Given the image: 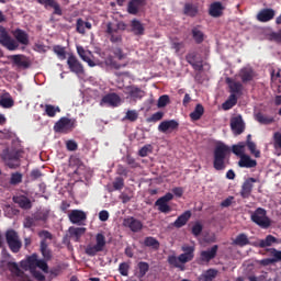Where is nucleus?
Instances as JSON below:
<instances>
[{
  "label": "nucleus",
  "instance_id": "nucleus-18",
  "mask_svg": "<svg viewBox=\"0 0 281 281\" xmlns=\"http://www.w3.org/2000/svg\"><path fill=\"white\" fill-rule=\"evenodd\" d=\"M177 130H179V122L175 119H170L169 121H162L158 125L159 133H172Z\"/></svg>",
  "mask_w": 281,
  "mask_h": 281
},
{
  "label": "nucleus",
  "instance_id": "nucleus-2",
  "mask_svg": "<svg viewBox=\"0 0 281 281\" xmlns=\"http://www.w3.org/2000/svg\"><path fill=\"white\" fill-rule=\"evenodd\" d=\"M181 250L183 252H181V255L179 256H176V255L168 256L167 261L173 268H178L180 271H186V262H190L194 260L195 248L194 246L183 245L181 246Z\"/></svg>",
  "mask_w": 281,
  "mask_h": 281
},
{
  "label": "nucleus",
  "instance_id": "nucleus-14",
  "mask_svg": "<svg viewBox=\"0 0 281 281\" xmlns=\"http://www.w3.org/2000/svg\"><path fill=\"white\" fill-rule=\"evenodd\" d=\"M11 60L14 66L19 67L20 69H30L32 66V61L26 55L23 54H16L11 55Z\"/></svg>",
  "mask_w": 281,
  "mask_h": 281
},
{
  "label": "nucleus",
  "instance_id": "nucleus-40",
  "mask_svg": "<svg viewBox=\"0 0 281 281\" xmlns=\"http://www.w3.org/2000/svg\"><path fill=\"white\" fill-rule=\"evenodd\" d=\"M144 245L145 247L151 248V250H159L160 248V241H158L157 238H155L154 236H146L144 239Z\"/></svg>",
  "mask_w": 281,
  "mask_h": 281
},
{
  "label": "nucleus",
  "instance_id": "nucleus-39",
  "mask_svg": "<svg viewBox=\"0 0 281 281\" xmlns=\"http://www.w3.org/2000/svg\"><path fill=\"white\" fill-rule=\"evenodd\" d=\"M191 34H192V38L196 44H202L203 41L205 40V34L201 30V26L192 27Z\"/></svg>",
  "mask_w": 281,
  "mask_h": 281
},
{
  "label": "nucleus",
  "instance_id": "nucleus-23",
  "mask_svg": "<svg viewBox=\"0 0 281 281\" xmlns=\"http://www.w3.org/2000/svg\"><path fill=\"white\" fill-rule=\"evenodd\" d=\"M37 2L41 5H44L45 9H48V7H50V9H54L55 15H63V10H61V7L58 3V1H56V0H37Z\"/></svg>",
  "mask_w": 281,
  "mask_h": 281
},
{
  "label": "nucleus",
  "instance_id": "nucleus-17",
  "mask_svg": "<svg viewBox=\"0 0 281 281\" xmlns=\"http://www.w3.org/2000/svg\"><path fill=\"white\" fill-rule=\"evenodd\" d=\"M231 130L235 135L245 133L246 125L243 116H235L231 119Z\"/></svg>",
  "mask_w": 281,
  "mask_h": 281
},
{
  "label": "nucleus",
  "instance_id": "nucleus-19",
  "mask_svg": "<svg viewBox=\"0 0 281 281\" xmlns=\"http://www.w3.org/2000/svg\"><path fill=\"white\" fill-rule=\"evenodd\" d=\"M257 182H258V179L256 178L246 179V181H244V183L241 184L240 196L243 199H249L254 190V183H257Z\"/></svg>",
  "mask_w": 281,
  "mask_h": 281
},
{
  "label": "nucleus",
  "instance_id": "nucleus-21",
  "mask_svg": "<svg viewBox=\"0 0 281 281\" xmlns=\"http://www.w3.org/2000/svg\"><path fill=\"white\" fill-rule=\"evenodd\" d=\"M147 4L146 0H130L127 4V12L130 15H138L140 9Z\"/></svg>",
  "mask_w": 281,
  "mask_h": 281
},
{
  "label": "nucleus",
  "instance_id": "nucleus-1",
  "mask_svg": "<svg viewBox=\"0 0 281 281\" xmlns=\"http://www.w3.org/2000/svg\"><path fill=\"white\" fill-rule=\"evenodd\" d=\"M13 36H10V34L7 31V27L0 26V44L1 46L5 47L8 50H16L20 47V44H23L24 46H27L30 44V35L26 33V31L18 29L13 31Z\"/></svg>",
  "mask_w": 281,
  "mask_h": 281
},
{
  "label": "nucleus",
  "instance_id": "nucleus-41",
  "mask_svg": "<svg viewBox=\"0 0 281 281\" xmlns=\"http://www.w3.org/2000/svg\"><path fill=\"white\" fill-rule=\"evenodd\" d=\"M7 268L11 271V274L16 276L18 278H23L24 272L19 267L18 262L9 261L7 262Z\"/></svg>",
  "mask_w": 281,
  "mask_h": 281
},
{
  "label": "nucleus",
  "instance_id": "nucleus-37",
  "mask_svg": "<svg viewBox=\"0 0 281 281\" xmlns=\"http://www.w3.org/2000/svg\"><path fill=\"white\" fill-rule=\"evenodd\" d=\"M77 54L79 57L83 60V63H87L90 67H95V61L92 60L91 57H89L86 48L83 46H77Z\"/></svg>",
  "mask_w": 281,
  "mask_h": 281
},
{
  "label": "nucleus",
  "instance_id": "nucleus-9",
  "mask_svg": "<svg viewBox=\"0 0 281 281\" xmlns=\"http://www.w3.org/2000/svg\"><path fill=\"white\" fill-rule=\"evenodd\" d=\"M76 127V121L69 117H60L54 125L55 133L68 134Z\"/></svg>",
  "mask_w": 281,
  "mask_h": 281
},
{
  "label": "nucleus",
  "instance_id": "nucleus-32",
  "mask_svg": "<svg viewBox=\"0 0 281 281\" xmlns=\"http://www.w3.org/2000/svg\"><path fill=\"white\" fill-rule=\"evenodd\" d=\"M233 245H236L237 247H247V245H251V241L249 239V236L247 233H239L235 239H233Z\"/></svg>",
  "mask_w": 281,
  "mask_h": 281
},
{
  "label": "nucleus",
  "instance_id": "nucleus-43",
  "mask_svg": "<svg viewBox=\"0 0 281 281\" xmlns=\"http://www.w3.org/2000/svg\"><path fill=\"white\" fill-rule=\"evenodd\" d=\"M132 32L136 34V36H143L145 34V26L140 23L139 20H132Z\"/></svg>",
  "mask_w": 281,
  "mask_h": 281
},
{
  "label": "nucleus",
  "instance_id": "nucleus-45",
  "mask_svg": "<svg viewBox=\"0 0 281 281\" xmlns=\"http://www.w3.org/2000/svg\"><path fill=\"white\" fill-rule=\"evenodd\" d=\"M237 104L236 94H231L229 98L222 104V109L224 111L232 110Z\"/></svg>",
  "mask_w": 281,
  "mask_h": 281
},
{
  "label": "nucleus",
  "instance_id": "nucleus-31",
  "mask_svg": "<svg viewBox=\"0 0 281 281\" xmlns=\"http://www.w3.org/2000/svg\"><path fill=\"white\" fill-rule=\"evenodd\" d=\"M40 250L45 262L50 261L53 258L52 249L48 248L46 239H41Z\"/></svg>",
  "mask_w": 281,
  "mask_h": 281
},
{
  "label": "nucleus",
  "instance_id": "nucleus-60",
  "mask_svg": "<svg viewBox=\"0 0 281 281\" xmlns=\"http://www.w3.org/2000/svg\"><path fill=\"white\" fill-rule=\"evenodd\" d=\"M269 252L272 256V262L281 261V251L279 249L270 248Z\"/></svg>",
  "mask_w": 281,
  "mask_h": 281
},
{
  "label": "nucleus",
  "instance_id": "nucleus-49",
  "mask_svg": "<svg viewBox=\"0 0 281 281\" xmlns=\"http://www.w3.org/2000/svg\"><path fill=\"white\" fill-rule=\"evenodd\" d=\"M112 53L117 60H124L127 57V54L124 53L123 48L120 46L112 47Z\"/></svg>",
  "mask_w": 281,
  "mask_h": 281
},
{
  "label": "nucleus",
  "instance_id": "nucleus-61",
  "mask_svg": "<svg viewBox=\"0 0 281 281\" xmlns=\"http://www.w3.org/2000/svg\"><path fill=\"white\" fill-rule=\"evenodd\" d=\"M203 232V225L200 224V222H195V224L192 226V235L194 237H199Z\"/></svg>",
  "mask_w": 281,
  "mask_h": 281
},
{
  "label": "nucleus",
  "instance_id": "nucleus-3",
  "mask_svg": "<svg viewBox=\"0 0 281 281\" xmlns=\"http://www.w3.org/2000/svg\"><path fill=\"white\" fill-rule=\"evenodd\" d=\"M231 147L221 143L217 144L213 151V168L217 171H224L229 165Z\"/></svg>",
  "mask_w": 281,
  "mask_h": 281
},
{
  "label": "nucleus",
  "instance_id": "nucleus-16",
  "mask_svg": "<svg viewBox=\"0 0 281 281\" xmlns=\"http://www.w3.org/2000/svg\"><path fill=\"white\" fill-rule=\"evenodd\" d=\"M20 266L22 269H24V271H31L32 274H34L35 269L37 268V255L33 254L31 256H27L26 259H23L20 262Z\"/></svg>",
  "mask_w": 281,
  "mask_h": 281
},
{
  "label": "nucleus",
  "instance_id": "nucleus-55",
  "mask_svg": "<svg viewBox=\"0 0 281 281\" xmlns=\"http://www.w3.org/2000/svg\"><path fill=\"white\" fill-rule=\"evenodd\" d=\"M248 150L250 151L251 155H254V157L256 158L261 157V153L260 150L257 149V145L254 140L248 142Z\"/></svg>",
  "mask_w": 281,
  "mask_h": 281
},
{
  "label": "nucleus",
  "instance_id": "nucleus-52",
  "mask_svg": "<svg viewBox=\"0 0 281 281\" xmlns=\"http://www.w3.org/2000/svg\"><path fill=\"white\" fill-rule=\"evenodd\" d=\"M164 116L165 113L162 111H158L151 114L150 117H147L146 121L147 123H158V121H161Z\"/></svg>",
  "mask_w": 281,
  "mask_h": 281
},
{
  "label": "nucleus",
  "instance_id": "nucleus-7",
  "mask_svg": "<svg viewBox=\"0 0 281 281\" xmlns=\"http://www.w3.org/2000/svg\"><path fill=\"white\" fill-rule=\"evenodd\" d=\"M250 221L261 228H269L271 226V220L267 216V211L263 207L256 209L250 214Z\"/></svg>",
  "mask_w": 281,
  "mask_h": 281
},
{
  "label": "nucleus",
  "instance_id": "nucleus-64",
  "mask_svg": "<svg viewBox=\"0 0 281 281\" xmlns=\"http://www.w3.org/2000/svg\"><path fill=\"white\" fill-rule=\"evenodd\" d=\"M273 146L276 148H281V132H276L273 134Z\"/></svg>",
  "mask_w": 281,
  "mask_h": 281
},
{
  "label": "nucleus",
  "instance_id": "nucleus-36",
  "mask_svg": "<svg viewBox=\"0 0 281 281\" xmlns=\"http://www.w3.org/2000/svg\"><path fill=\"white\" fill-rule=\"evenodd\" d=\"M92 23L90 21H83L82 18H78L76 24V31L79 34H87L86 30H92Z\"/></svg>",
  "mask_w": 281,
  "mask_h": 281
},
{
  "label": "nucleus",
  "instance_id": "nucleus-58",
  "mask_svg": "<svg viewBox=\"0 0 281 281\" xmlns=\"http://www.w3.org/2000/svg\"><path fill=\"white\" fill-rule=\"evenodd\" d=\"M138 269H139L140 277L144 278L147 274V272L149 271L148 262H146V261L138 262Z\"/></svg>",
  "mask_w": 281,
  "mask_h": 281
},
{
  "label": "nucleus",
  "instance_id": "nucleus-47",
  "mask_svg": "<svg viewBox=\"0 0 281 281\" xmlns=\"http://www.w3.org/2000/svg\"><path fill=\"white\" fill-rule=\"evenodd\" d=\"M36 213L27 215L23 221V227L25 228L36 227Z\"/></svg>",
  "mask_w": 281,
  "mask_h": 281
},
{
  "label": "nucleus",
  "instance_id": "nucleus-30",
  "mask_svg": "<svg viewBox=\"0 0 281 281\" xmlns=\"http://www.w3.org/2000/svg\"><path fill=\"white\" fill-rule=\"evenodd\" d=\"M257 165H258V161L254 160L249 155H245V151L238 161V166L241 168H256Z\"/></svg>",
  "mask_w": 281,
  "mask_h": 281
},
{
  "label": "nucleus",
  "instance_id": "nucleus-35",
  "mask_svg": "<svg viewBox=\"0 0 281 281\" xmlns=\"http://www.w3.org/2000/svg\"><path fill=\"white\" fill-rule=\"evenodd\" d=\"M105 66L110 67L111 69L120 70L128 66V61H125V64H120V61L115 60L113 55H109L105 58Z\"/></svg>",
  "mask_w": 281,
  "mask_h": 281
},
{
  "label": "nucleus",
  "instance_id": "nucleus-4",
  "mask_svg": "<svg viewBox=\"0 0 281 281\" xmlns=\"http://www.w3.org/2000/svg\"><path fill=\"white\" fill-rule=\"evenodd\" d=\"M127 24L124 21H117V23H112L109 21L106 23L105 33L112 44H122L123 43V33L126 31Z\"/></svg>",
  "mask_w": 281,
  "mask_h": 281
},
{
  "label": "nucleus",
  "instance_id": "nucleus-53",
  "mask_svg": "<svg viewBox=\"0 0 281 281\" xmlns=\"http://www.w3.org/2000/svg\"><path fill=\"white\" fill-rule=\"evenodd\" d=\"M138 112L136 110H128L124 116V120H128L131 123H135L138 120Z\"/></svg>",
  "mask_w": 281,
  "mask_h": 281
},
{
  "label": "nucleus",
  "instance_id": "nucleus-51",
  "mask_svg": "<svg viewBox=\"0 0 281 281\" xmlns=\"http://www.w3.org/2000/svg\"><path fill=\"white\" fill-rule=\"evenodd\" d=\"M53 50L55 54H57L58 59L65 60L67 53H66V47L64 46H54Z\"/></svg>",
  "mask_w": 281,
  "mask_h": 281
},
{
  "label": "nucleus",
  "instance_id": "nucleus-56",
  "mask_svg": "<svg viewBox=\"0 0 281 281\" xmlns=\"http://www.w3.org/2000/svg\"><path fill=\"white\" fill-rule=\"evenodd\" d=\"M22 181H23V175L22 173L15 172V173L11 175L10 184L16 186V184L22 183Z\"/></svg>",
  "mask_w": 281,
  "mask_h": 281
},
{
  "label": "nucleus",
  "instance_id": "nucleus-33",
  "mask_svg": "<svg viewBox=\"0 0 281 281\" xmlns=\"http://www.w3.org/2000/svg\"><path fill=\"white\" fill-rule=\"evenodd\" d=\"M254 117L259 124H262L265 126H268L269 124L276 122V119L273 116H268V114H263V112H256Z\"/></svg>",
  "mask_w": 281,
  "mask_h": 281
},
{
  "label": "nucleus",
  "instance_id": "nucleus-42",
  "mask_svg": "<svg viewBox=\"0 0 281 281\" xmlns=\"http://www.w3.org/2000/svg\"><path fill=\"white\" fill-rule=\"evenodd\" d=\"M240 78L243 83L251 82L255 78V72L251 68H243L240 71Z\"/></svg>",
  "mask_w": 281,
  "mask_h": 281
},
{
  "label": "nucleus",
  "instance_id": "nucleus-25",
  "mask_svg": "<svg viewBox=\"0 0 281 281\" xmlns=\"http://www.w3.org/2000/svg\"><path fill=\"white\" fill-rule=\"evenodd\" d=\"M226 83L229 88L231 94L236 95V94H241L243 93L244 86H243V83H240V81H235V80H233V78L227 77L226 78Z\"/></svg>",
  "mask_w": 281,
  "mask_h": 281
},
{
  "label": "nucleus",
  "instance_id": "nucleus-50",
  "mask_svg": "<svg viewBox=\"0 0 281 281\" xmlns=\"http://www.w3.org/2000/svg\"><path fill=\"white\" fill-rule=\"evenodd\" d=\"M217 276L216 269H209L205 274L200 278V281H214Z\"/></svg>",
  "mask_w": 281,
  "mask_h": 281
},
{
  "label": "nucleus",
  "instance_id": "nucleus-27",
  "mask_svg": "<svg viewBox=\"0 0 281 281\" xmlns=\"http://www.w3.org/2000/svg\"><path fill=\"white\" fill-rule=\"evenodd\" d=\"M273 244H278V238L273 235H267L265 239H260L259 241L251 243L254 247H259V248H267V247H272Z\"/></svg>",
  "mask_w": 281,
  "mask_h": 281
},
{
  "label": "nucleus",
  "instance_id": "nucleus-63",
  "mask_svg": "<svg viewBox=\"0 0 281 281\" xmlns=\"http://www.w3.org/2000/svg\"><path fill=\"white\" fill-rule=\"evenodd\" d=\"M0 106L12 108V106H14V100L12 98H1Z\"/></svg>",
  "mask_w": 281,
  "mask_h": 281
},
{
  "label": "nucleus",
  "instance_id": "nucleus-20",
  "mask_svg": "<svg viewBox=\"0 0 281 281\" xmlns=\"http://www.w3.org/2000/svg\"><path fill=\"white\" fill-rule=\"evenodd\" d=\"M13 203L18 204L19 207L23 209L24 211H30L33 207L32 201L27 195H13Z\"/></svg>",
  "mask_w": 281,
  "mask_h": 281
},
{
  "label": "nucleus",
  "instance_id": "nucleus-6",
  "mask_svg": "<svg viewBox=\"0 0 281 281\" xmlns=\"http://www.w3.org/2000/svg\"><path fill=\"white\" fill-rule=\"evenodd\" d=\"M95 244L94 245H87L86 246V255L88 256H97L101 251H103L104 247H106V236L103 233H97L94 237Z\"/></svg>",
  "mask_w": 281,
  "mask_h": 281
},
{
  "label": "nucleus",
  "instance_id": "nucleus-22",
  "mask_svg": "<svg viewBox=\"0 0 281 281\" xmlns=\"http://www.w3.org/2000/svg\"><path fill=\"white\" fill-rule=\"evenodd\" d=\"M68 232L72 240L80 241V238L86 234L87 228L85 226H69Z\"/></svg>",
  "mask_w": 281,
  "mask_h": 281
},
{
  "label": "nucleus",
  "instance_id": "nucleus-46",
  "mask_svg": "<svg viewBox=\"0 0 281 281\" xmlns=\"http://www.w3.org/2000/svg\"><path fill=\"white\" fill-rule=\"evenodd\" d=\"M59 105H53V104H45V113L49 117H55L56 113H60Z\"/></svg>",
  "mask_w": 281,
  "mask_h": 281
},
{
  "label": "nucleus",
  "instance_id": "nucleus-38",
  "mask_svg": "<svg viewBox=\"0 0 281 281\" xmlns=\"http://www.w3.org/2000/svg\"><path fill=\"white\" fill-rule=\"evenodd\" d=\"M205 113V108L203 104L198 103L194 108V111L190 112V120L191 121H199Z\"/></svg>",
  "mask_w": 281,
  "mask_h": 281
},
{
  "label": "nucleus",
  "instance_id": "nucleus-24",
  "mask_svg": "<svg viewBox=\"0 0 281 281\" xmlns=\"http://www.w3.org/2000/svg\"><path fill=\"white\" fill-rule=\"evenodd\" d=\"M120 103H121V98L116 93L105 94L100 102L101 105L108 104L109 106H119Z\"/></svg>",
  "mask_w": 281,
  "mask_h": 281
},
{
  "label": "nucleus",
  "instance_id": "nucleus-11",
  "mask_svg": "<svg viewBox=\"0 0 281 281\" xmlns=\"http://www.w3.org/2000/svg\"><path fill=\"white\" fill-rule=\"evenodd\" d=\"M124 93L127 94V99L131 101H138L142 100V98L145 97V90L137 87L136 85H130L128 87H125Z\"/></svg>",
  "mask_w": 281,
  "mask_h": 281
},
{
  "label": "nucleus",
  "instance_id": "nucleus-48",
  "mask_svg": "<svg viewBox=\"0 0 281 281\" xmlns=\"http://www.w3.org/2000/svg\"><path fill=\"white\" fill-rule=\"evenodd\" d=\"M246 144L245 142H239L237 145H233L232 151L233 154L237 155V157L243 158V155L245 153Z\"/></svg>",
  "mask_w": 281,
  "mask_h": 281
},
{
  "label": "nucleus",
  "instance_id": "nucleus-57",
  "mask_svg": "<svg viewBox=\"0 0 281 281\" xmlns=\"http://www.w3.org/2000/svg\"><path fill=\"white\" fill-rule=\"evenodd\" d=\"M36 268L41 269L45 273L49 272V266L47 265V261L44 260V258L36 259Z\"/></svg>",
  "mask_w": 281,
  "mask_h": 281
},
{
  "label": "nucleus",
  "instance_id": "nucleus-10",
  "mask_svg": "<svg viewBox=\"0 0 281 281\" xmlns=\"http://www.w3.org/2000/svg\"><path fill=\"white\" fill-rule=\"evenodd\" d=\"M175 195L172 192H167L165 195L161 198H158L157 201L155 202V205L157 206L158 211L162 212L164 214H168V212L172 211V207L168 203L172 201Z\"/></svg>",
  "mask_w": 281,
  "mask_h": 281
},
{
  "label": "nucleus",
  "instance_id": "nucleus-12",
  "mask_svg": "<svg viewBox=\"0 0 281 281\" xmlns=\"http://www.w3.org/2000/svg\"><path fill=\"white\" fill-rule=\"evenodd\" d=\"M123 227L130 228L131 232L134 234H138L143 231L144 224L142 220L135 218V217H126L123 220Z\"/></svg>",
  "mask_w": 281,
  "mask_h": 281
},
{
  "label": "nucleus",
  "instance_id": "nucleus-15",
  "mask_svg": "<svg viewBox=\"0 0 281 281\" xmlns=\"http://www.w3.org/2000/svg\"><path fill=\"white\" fill-rule=\"evenodd\" d=\"M68 218L71 222V224L83 225L85 222H87V214L86 212L80 211L79 209H75L68 214Z\"/></svg>",
  "mask_w": 281,
  "mask_h": 281
},
{
  "label": "nucleus",
  "instance_id": "nucleus-29",
  "mask_svg": "<svg viewBox=\"0 0 281 281\" xmlns=\"http://www.w3.org/2000/svg\"><path fill=\"white\" fill-rule=\"evenodd\" d=\"M192 217V212L191 211H186L177 220L173 222V227L181 228L184 227V225L188 224L190 218Z\"/></svg>",
  "mask_w": 281,
  "mask_h": 281
},
{
  "label": "nucleus",
  "instance_id": "nucleus-59",
  "mask_svg": "<svg viewBox=\"0 0 281 281\" xmlns=\"http://www.w3.org/2000/svg\"><path fill=\"white\" fill-rule=\"evenodd\" d=\"M170 103V97L168 94H162L161 97L158 98V108H165L167 104Z\"/></svg>",
  "mask_w": 281,
  "mask_h": 281
},
{
  "label": "nucleus",
  "instance_id": "nucleus-62",
  "mask_svg": "<svg viewBox=\"0 0 281 281\" xmlns=\"http://www.w3.org/2000/svg\"><path fill=\"white\" fill-rule=\"evenodd\" d=\"M153 151V145H144V147L138 150V155L140 157H147V155L151 154Z\"/></svg>",
  "mask_w": 281,
  "mask_h": 281
},
{
  "label": "nucleus",
  "instance_id": "nucleus-54",
  "mask_svg": "<svg viewBox=\"0 0 281 281\" xmlns=\"http://www.w3.org/2000/svg\"><path fill=\"white\" fill-rule=\"evenodd\" d=\"M49 218V211L35 212L36 225L38 221L46 222Z\"/></svg>",
  "mask_w": 281,
  "mask_h": 281
},
{
  "label": "nucleus",
  "instance_id": "nucleus-44",
  "mask_svg": "<svg viewBox=\"0 0 281 281\" xmlns=\"http://www.w3.org/2000/svg\"><path fill=\"white\" fill-rule=\"evenodd\" d=\"M183 13L188 16H196L199 13V8L196 7V4L186 3L183 8Z\"/></svg>",
  "mask_w": 281,
  "mask_h": 281
},
{
  "label": "nucleus",
  "instance_id": "nucleus-13",
  "mask_svg": "<svg viewBox=\"0 0 281 281\" xmlns=\"http://www.w3.org/2000/svg\"><path fill=\"white\" fill-rule=\"evenodd\" d=\"M70 72L77 74V76H81L85 74V68L81 61L76 57V55H69L67 60Z\"/></svg>",
  "mask_w": 281,
  "mask_h": 281
},
{
  "label": "nucleus",
  "instance_id": "nucleus-5",
  "mask_svg": "<svg viewBox=\"0 0 281 281\" xmlns=\"http://www.w3.org/2000/svg\"><path fill=\"white\" fill-rule=\"evenodd\" d=\"M0 157L2 158V161H4L7 167L11 169H16L21 167V151L19 150H10V148H4Z\"/></svg>",
  "mask_w": 281,
  "mask_h": 281
},
{
  "label": "nucleus",
  "instance_id": "nucleus-26",
  "mask_svg": "<svg viewBox=\"0 0 281 281\" xmlns=\"http://www.w3.org/2000/svg\"><path fill=\"white\" fill-rule=\"evenodd\" d=\"M276 16V11L272 10V8H263L259 11L257 19L261 21L262 23H266L267 21L273 20Z\"/></svg>",
  "mask_w": 281,
  "mask_h": 281
},
{
  "label": "nucleus",
  "instance_id": "nucleus-34",
  "mask_svg": "<svg viewBox=\"0 0 281 281\" xmlns=\"http://www.w3.org/2000/svg\"><path fill=\"white\" fill-rule=\"evenodd\" d=\"M218 246L214 245L211 247V249H207L206 251L201 252V260L205 262H210L211 260H214L215 256H217Z\"/></svg>",
  "mask_w": 281,
  "mask_h": 281
},
{
  "label": "nucleus",
  "instance_id": "nucleus-8",
  "mask_svg": "<svg viewBox=\"0 0 281 281\" xmlns=\"http://www.w3.org/2000/svg\"><path fill=\"white\" fill-rule=\"evenodd\" d=\"M5 240L12 254H19L21 251L23 243L21 241L20 235L16 231H7Z\"/></svg>",
  "mask_w": 281,
  "mask_h": 281
},
{
  "label": "nucleus",
  "instance_id": "nucleus-28",
  "mask_svg": "<svg viewBox=\"0 0 281 281\" xmlns=\"http://www.w3.org/2000/svg\"><path fill=\"white\" fill-rule=\"evenodd\" d=\"M224 12V7L222 4L221 1H214L213 3H211L209 13L211 16H213L214 19H218L220 16L223 15Z\"/></svg>",
  "mask_w": 281,
  "mask_h": 281
}]
</instances>
